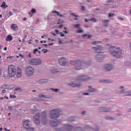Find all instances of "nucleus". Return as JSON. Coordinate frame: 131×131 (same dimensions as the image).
<instances>
[{
    "instance_id": "nucleus-1",
    "label": "nucleus",
    "mask_w": 131,
    "mask_h": 131,
    "mask_svg": "<svg viewBox=\"0 0 131 131\" xmlns=\"http://www.w3.org/2000/svg\"><path fill=\"white\" fill-rule=\"evenodd\" d=\"M33 120L36 125H40V123L42 125H47L48 122H49L47 112L43 111L41 112L40 114L39 113H37L33 117Z\"/></svg>"
},
{
    "instance_id": "nucleus-2",
    "label": "nucleus",
    "mask_w": 131,
    "mask_h": 131,
    "mask_svg": "<svg viewBox=\"0 0 131 131\" xmlns=\"http://www.w3.org/2000/svg\"><path fill=\"white\" fill-rule=\"evenodd\" d=\"M119 47L116 48L115 47L111 46L108 49V52L113 57L119 59L120 58H122V51H117V50H119Z\"/></svg>"
},
{
    "instance_id": "nucleus-3",
    "label": "nucleus",
    "mask_w": 131,
    "mask_h": 131,
    "mask_svg": "<svg viewBox=\"0 0 131 131\" xmlns=\"http://www.w3.org/2000/svg\"><path fill=\"white\" fill-rule=\"evenodd\" d=\"M61 116V110L54 108L50 111L49 117L53 120H57Z\"/></svg>"
},
{
    "instance_id": "nucleus-4",
    "label": "nucleus",
    "mask_w": 131,
    "mask_h": 131,
    "mask_svg": "<svg viewBox=\"0 0 131 131\" xmlns=\"http://www.w3.org/2000/svg\"><path fill=\"white\" fill-rule=\"evenodd\" d=\"M8 74L10 77H14L16 75V68L13 65L8 67Z\"/></svg>"
},
{
    "instance_id": "nucleus-5",
    "label": "nucleus",
    "mask_w": 131,
    "mask_h": 131,
    "mask_svg": "<svg viewBox=\"0 0 131 131\" xmlns=\"http://www.w3.org/2000/svg\"><path fill=\"white\" fill-rule=\"evenodd\" d=\"M25 73L27 76H32L34 73V69L31 66H28L25 70Z\"/></svg>"
},
{
    "instance_id": "nucleus-6",
    "label": "nucleus",
    "mask_w": 131,
    "mask_h": 131,
    "mask_svg": "<svg viewBox=\"0 0 131 131\" xmlns=\"http://www.w3.org/2000/svg\"><path fill=\"white\" fill-rule=\"evenodd\" d=\"M29 122H30L29 120H26L25 122H23V125L24 128H26V129H27L28 131H34V128H32L30 126V123Z\"/></svg>"
},
{
    "instance_id": "nucleus-7",
    "label": "nucleus",
    "mask_w": 131,
    "mask_h": 131,
    "mask_svg": "<svg viewBox=\"0 0 131 131\" xmlns=\"http://www.w3.org/2000/svg\"><path fill=\"white\" fill-rule=\"evenodd\" d=\"M74 63H75V69L76 70H80L82 69L83 65L82 64V63H81V61L79 60H75Z\"/></svg>"
},
{
    "instance_id": "nucleus-8",
    "label": "nucleus",
    "mask_w": 131,
    "mask_h": 131,
    "mask_svg": "<svg viewBox=\"0 0 131 131\" xmlns=\"http://www.w3.org/2000/svg\"><path fill=\"white\" fill-rule=\"evenodd\" d=\"M84 129H86V131H99L100 127L99 126H96L95 127H93L90 125H86L84 126Z\"/></svg>"
},
{
    "instance_id": "nucleus-9",
    "label": "nucleus",
    "mask_w": 131,
    "mask_h": 131,
    "mask_svg": "<svg viewBox=\"0 0 131 131\" xmlns=\"http://www.w3.org/2000/svg\"><path fill=\"white\" fill-rule=\"evenodd\" d=\"M31 65L38 66L41 64V60L39 58H33L29 61Z\"/></svg>"
},
{
    "instance_id": "nucleus-10",
    "label": "nucleus",
    "mask_w": 131,
    "mask_h": 131,
    "mask_svg": "<svg viewBox=\"0 0 131 131\" xmlns=\"http://www.w3.org/2000/svg\"><path fill=\"white\" fill-rule=\"evenodd\" d=\"M113 69H114V66L112 64L106 63L103 66V70L106 72L112 71Z\"/></svg>"
},
{
    "instance_id": "nucleus-11",
    "label": "nucleus",
    "mask_w": 131,
    "mask_h": 131,
    "mask_svg": "<svg viewBox=\"0 0 131 131\" xmlns=\"http://www.w3.org/2000/svg\"><path fill=\"white\" fill-rule=\"evenodd\" d=\"M90 79H92V77L86 75L79 76L77 78V80H80L82 81H89Z\"/></svg>"
},
{
    "instance_id": "nucleus-12",
    "label": "nucleus",
    "mask_w": 131,
    "mask_h": 131,
    "mask_svg": "<svg viewBox=\"0 0 131 131\" xmlns=\"http://www.w3.org/2000/svg\"><path fill=\"white\" fill-rule=\"evenodd\" d=\"M58 63L61 66H66L67 64V60L64 57H61L58 59Z\"/></svg>"
},
{
    "instance_id": "nucleus-13",
    "label": "nucleus",
    "mask_w": 131,
    "mask_h": 131,
    "mask_svg": "<svg viewBox=\"0 0 131 131\" xmlns=\"http://www.w3.org/2000/svg\"><path fill=\"white\" fill-rule=\"evenodd\" d=\"M98 110L100 112H110V111H111V108L107 107H100L98 108Z\"/></svg>"
},
{
    "instance_id": "nucleus-14",
    "label": "nucleus",
    "mask_w": 131,
    "mask_h": 131,
    "mask_svg": "<svg viewBox=\"0 0 131 131\" xmlns=\"http://www.w3.org/2000/svg\"><path fill=\"white\" fill-rule=\"evenodd\" d=\"M50 124L51 126H53V127H56V126H58L59 124H60V121L56 120V121H53L51 120L50 121Z\"/></svg>"
},
{
    "instance_id": "nucleus-15",
    "label": "nucleus",
    "mask_w": 131,
    "mask_h": 131,
    "mask_svg": "<svg viewBox=\"0 0 131 131\" xmlns=\"http://www.w3.org/2000/svg\"><path fill=\"white\" fill-rule=\"evenodd\" d=\"M92 49H94L96 53H101V51L104 50V48H103L101 46H97L96 47H92Z\"/></svg>"
},
{
    "instance_id": "nucleus-16",
    "label": "nucleus",
    "mask_w": 131,
    "mask_h": 131,
    "mask_svg": "<svg viewBox=\"0 0 131 131\" xmlns=\"http://www.w3.org/2000/svg\"><path fill=\"white\" fill-rule=\"evenodd\" d=\"M103 56L101 54H98L95 56V60L97 62H102L103 61Z\"/></svg>"
},
{
    "instance_id": "nucleus-17",
    "label": "nucleus",
    "mask_w": 131,
    "mask_h": 131,
    "mask_svg": "<svg viewBox=\"0 0 131 131\" xmlns=\"http://www.w3.org/2000/svg\"><path fill=\"white\" fill-rule=\"evenodd\" d=\"M68 85H70V86H72V88H81L82 84L81 83H72L68 84Z\"/></svg>"
},
{
    "instance_id": "nucleus-18",
    "label": "nucleus",
    "mask_w": 131,
    "mask_h": 131,
    "mask_svg": "<svg viewBox=\"0 0 131 131\" xmlns=\"http://www.w3.org/2000/svg\"><path fill=\"white\" fill-rule=\"evenodd\" d=\"M64 126L67 131H72L73 129V126L70 125L69 124H66Z\"/></svg>"
},
{
    "instance_id": "nucleus-19",
    "label": "nucleus",
    "mask_w": 131,
    "mask_h": 131,
    "mask_svg": "<svg viewBox=\"0 0 131 131\" xmlns=\"http://www.w3.org/2000/svg\"><path fill=\"white\" fill-rule=\"evenodd\" d=\"M89 90H88V93H95L98 92V90L95 88H93L92 86H89Z\"/></svg>"
},
{
    "instance_id": "nucleus-20",
    "label": "nucleus",
    "mask_w": 131,
    "mask_h": 131,
    "mask_svg": "<svg viewBox=\"0 0 131 131\" xmlns=\"http://www.w3.org/2000/svg\"><path fill=\"white\" fill-rule=\"evenodd\" d=\"M109 22H110V20L109 19L102 20V24H103L104 27H108V26H109Z\"/></svg>"
},
{
    "instance_id": "nucleus-21",
    "label": "nucleus",
    "mask_w": 131,
    "mask_h": 131,
    "mask_svg": "<svg viewBox=\"0 0 131 131\" xmlns=\"http://www.w3.org/2000/svg\"><path fill=\"white\" fill-rule=\"evenodd\" d=\"M119 94H122L125 92V89L123 86H120L118 88Z\"/></svg>"
},
{
    "instance_id": "nucleus-22",
    "label": "nucleus",
    "mask_w": 131,
    "mask_h": 131,
    "mask_svg": "<svg viewBox=\"0 0 131 131\" xmlns=\"http://www.w3.org/2000/svg\"><path fill=\"white\" fill-rule=\"evenodd\" d=\"M68 121H69V122H71V123H72L73 121H76V117L74 116H71L68 118Z\"/></svg>"
},
{
    "instance_id": "nucleus-23",
    "label": "nucleus",
    "mask_w": 131,
    "mask_h": 131,
    "mask_svg": "<svg viewBox=\"0 0 131 131\" xmlns=\"http://www.w3.org/2000/svg\"><path fill=\"white\" fill-rule=\"evenodd\" d=\"M46 82H49V80L47 79H41L38 81V83H40V84L46 83Z\"/></svg>"
},
{
    "instance_id": "nucleus-24",
    "label": "nucleus",
    "mask_w": 131,
    "mask_h": 131,
    "mask_svg": "<svg viewBox=\"0 0 131 131\" xmlns=\"http://www.w3.org/2000/svg\"><path fill=\"white\" fill-rule=\"evenodd\" d=\"M18 26H17V25L15 24L11 25V29H13V30L17 31L18 30Z\"/></svg>"
},
{
    "instance_id": "nucleus-25",
    "label": "nucleus",
    "mask_w": 131,
    "mask_h": 131,
    "mask_svg": "<svg viewBox=\"0 0 131 131\" xmlns=\"http://www.w3.org/2000/svg\"><path fill=\"white\" fill-rule=\"evenodd\" d=\"M81 25L79 24H75L73 26V27H74V28H77L78 29H81Z\"/></svg>"
},
{
    "instance_id": "nucleus-26",
    "label": "nucleus",
    "mask_w": 131,
    "mask_h": 131,
    "mask_svg": "<svg viewBox=\"0 0 131 131\" xmlns=\"http://www.w3.org/2000/svg\"><path fill=\"white\" fill-rule=\"evenodd\" d=\"M104 119L106 120H114V118L113 117H110V116H104Z\"/></svg>"
},
{
    "instance_id": "nucleus-27",
    "label": "nucleus",
    "mask_w": 131,
    "mask_h": 131,
    "mask_svg": "<svg viewBox=\"0 0 131 131\" xmlns=\"http://www.w3.org/2000/svg\"><path fill=\"white\" fill-rule=\"evenodd\" d=\"M73 131H83V129L80 127H75Z\"/></svg>"
},
{
    "instance_id": "nucleus-28",
    "label": "nucleus",
    "mask_w": 131,
    "mask_h": 131,
    "mask_svg": "<svg viewBox=\"0 0 131 131\" xmlns=\"http://www.w3.org/2000/svg\"><path fill=\"white\" fill-rule=\"evenodd\" d=\"M1 88L4 90H8V89H10V86H9V85L3 84L2 86H1Z\"/></svg>"
},
{
    "instance_id": "nucleus-29",
    "label": "nucleus",
    "mask_w": 131,
    "mask_h": 131,
    "mask_svg": "<svg viewBox=\"0 0 131 131\" xmlns=\"http://www.w3.org/2000/svg\"><path fill=\"white\" fill-rule=\"evenodd\" d=\"M88 37V38L89 39V38H91V37H93V35L91 34H84L82 35V37Z\"/></svg>"
},
{
    "instance_id": "nucleus-30",
    "label": "nucleus",
    "mask_w": 131,
    "mask_h": 131,
    "mask_svg": "<svg viewBox=\"0 0 131 131\" xmlns=\"http://www.w3.org/2000/svg\"><path fill=\"white\" fill-rule=\"evenodd\" d=\"M6 40L7 41H11V40H13V37L11 35L7 36Z\"/></svg>"
},
{
    "instance_id": "nucleus-31",
    "label": "nucleus",
    "mask_w": 131,
    "mask_h": 131,
    "mask_svg": "<svg viewBox=\"0 0 131 131\" xmlns=\"http://www.w3.org/2000/svg\"><path fill=\"white\" fill-rule=\"evenodd\" d=\"M52 13H54V14H56V15L57 16H59L60 17H64V15L60 14V13H59L58 11H52Z\"/></svg>"
},
{
    "instance_id": "nucleus-32",
    "label": "nucleus",
    "mask_w": 131,
    "mask_h": 131,
    "mask_svg": "<svg viewBox=\"0 0 131 131\" xmlns=\"http://www.w3.org/2000/svg\"><path fill=\"white\" fill-rule=\"evenodd\" d=\"M59 72H60V71H58L57 69H53L51 70V73H53V74L59 73Z\"/></svg>"
},
{
    "instance_id": "nucleus-33",
    "label": "nucleus",
    "mask_w": 131,
    "mask_h": 131,
    "mask_svg": "<svg viewBox=\"0 0 131 131\" xmlns=\"http://www.w3.org/2000/svg\"><path fill=\"white\" fill-rule=\"evenodd\" d=\"M101 43V41H94L91 42V43L93 46H96V45H98V43Z\"/></svg>"
},
{
    "instance_id": "nucleus-34",
    "label": "nucleus",
    "mask_w": 131,
    "mask_h": 131,
    "mask_svg": "<svg viewBox=\"0 0 131 131\" xmlns=\"http://www.w3.org/2000/svg\"><path fill=\"white\" fill-rule=\"evenodd\" d=\"M125 95L124 96H131V91H128L125 92Z\"/></svg>"
},
{
    "instance_id": "nucleus-35",
    "label": "nucleus",
    "mask_w": 131,
    "mask_h": 131,
    "mask_svg": "<svg viewBox=\"0 0 131 131\" xmlns=\"http://www.w3.org/2000/svg\"><path fill=\"white\" fill-rule=\"evenodd\" d=\"M85 64L87 66H90V65H91V64H92V61L91 60L87 61L85 62Z\"/></svg>"
},
{
    "instance_id": "nucleus-36",
    "label": "nucleus",
    "mask_w": 131,
    "mask_h": 131,
    "mask_svg": "<svg viewBox=\"0 0 131 131\" xmlns=\"http://www.w3.org/2000/svg\"><path fill=\"white\" fill-rule=\"evenodd\" d=\"M1 8H3V9H6V2H4L1 6Z\"/></svg>"
},
{
    "instance_id": "nucleus-37",
    "label": "nucleus",
    "mask_w": 131,
    "mask_h": 131,
    "mask_svg": "<svg viewBox=\"0 0 131 131\" xmlns=\"http://www.w3.org/2000/svg\"><path fill=\"white\" fill-rule=\"evenodd\" d=\"M37 112V110L36 108L31 110L32 114H34V113H36Z\"/></svg>"
},
{
    "instance_id": "nucleus-38",
    "label": "nucleus",
    "mask_w": 131,
    "mask_h": 131,
    "mask_svg": "<svg viewBox=\"0 0 131 131\" xmlns=\"http://www.w3.org/2000/svg\"><path fill=\"white\" fill-rule=\"evenodd\" d=\"M36 52H38V54H40V51H39L37 49H34L33 54H35Z\"/></svg>"
},
{
    "instance_id": "nucleus-39",
    "label": "nucleus",
    "mask_w": 131,
    "mask_h": 131,
    "mask_svg": "<svg viewBox=\"0 0 131 131\" xmlns=\"http://www.w3.org/2000/svg\"><path fill=\"white\" fill-rule=\"evenodd\" d=\"M17 91H19L20 92H22V90H21V88H18L14 90V92H17Z\"/></svg>"
},
{
    "instance_id": "nucleus-40",
    "label": "nucleus",
    "mask_w": 131,
    "mask_h": 131,
    "mask_svg": "<svg viewBox=\"0 0 131 131\" xmlns=\"http://www.w3.org/2000/svg\"><path fill=\"white\" fill-rule=\"evenodd\" d=\"M50 90H51V91H53L55 93H58V91H59V89H54L51 88Z\"/></svg>"
},
{
    "instance_id": "nucleus-41",
    "label": "nucleus",
    "mask_w": 131,
    "mask_h": 131,
    "mask_svg": "<svg viewBox=\"0 0 131 131\" xmlns=\"http://www.w3.org/2000/svg\"><path fill=\"white\" fill-rule=\"evenodd\" d=\"M83 33V31L82 30H80V29H79V30H78L76 31V33Z\"/></svg>"
},
{
    "instance_id": "nucleus-42",
    "label": "nucleus",
    "mask_w": 131,
    "mask_h": 131,
    "mask_svg": "<svg viewBox=\"0 0 131 131\" xmlns=\"http://www.w3.org/2000/svg\"><path fill=\"white\" fill-rule=\"evenodd\" d=\"M125 65H126V66H131V63L129 61H126Z\"/></svg>"
},
{
    "instance_id": "nucleus-43",
    "label": "nucleus",
    "mask_w": 131,
    "mask_h": 131,
    "mask_svg": "<svg viewBox=\"0 0 131 131\" xmlns=\"http://www.w3.org/2000/svg\"><path fill=\"white\" fill-rule=\"evenodd\" d=\"M115 15V14H114V13L112 14V13H108V17H114Z\"/></svg>"
},
{
    "instance_id": "nucleus-44",
    "label": "nucleus",
    "mask_w": 131,
    "mask_h": 131,
    "mask_svg": "<svg viewBox=\"0 0 131 131\" xmlns=\"http://www.w3.org/2000/svg\"><path fill=\"white\" fill-rule=\"evenodd\" d=\"M16 76L17 77L19 78L20 76H22V73H16Z\"/></svg>"
},
{
    "instance_id": "nucleus-45",
    "label": "nucleus",
    "mask_w": 131,
    "mask_h": 131,
    "mask_svg": "<svg viewBox=\"0 0 131 131\" xmlns=\"http://www.w3.org/2000/svg\"><path fill=\"white\" fill-rule=\"evenodd\" d=\"M31 12V13H32V14H34L35 13H36V10H35V9L33 8V9H32Z\"/></svg>"
},
{
    "instance_id": "nucleus-46",
    "label": "nucleus",
    "mask_w": 131,
    "mask_h": 131,
    "mask_svg": "<svg viewBox=\"0 0 131 131\" xmlns=\"http://www.w3.org/2000/svg\"><path fill=\"white\" fill-rule=\"evenodd\" d=\"M76 98H77V99H83V96L81 95H77Z\"/></svg>"
},
{
    "instance_id": "nucleus-47",
    "label": "nucleus",
    "mask_w": 131,
    "mask_h": 131,
    "mask_svg": "<svg viewBox=\"0 0 131 131\" xmlns=\"http://www.w3.org/2000/svg\"><path fill=\"white\" fill-rule=\"evenodd\" d=\"M41 51L42 52H43L44 54H47V52H48V50L45 49H42Z\"/></svg>"
},
{
    "instance_id": "nucleus-48",
    "label": "nucleus",
    "mask_w": 131,
    "mask_h": 131,
    "mask_svg": "<svg viewBox=\"0 0 131 131\" xmlns=\"http://www.w3.org/2000/svg\"><path fill=\"white\" fill-rule=\"evenodd\" d=\"M22 71L19 68H18L17 70L16 73H22Z\"/></svg>"
},
{
    "instance_id": "nucleus-49",
    "label": "nucleus",
    "mask_w": 131,
    "mask_h": 131,
    "mask_svg": "<svg viewBox=\"0 0 131 131\" xmlns=\"http://www.w3.org/2000/svg\"><path fill=\"white\" fill-rule=\"evenodd\" d=\"M58 44L62 45V41H61V38H58Z\"/></svg>"
},
{
    "instance_id": "nucleus-50",
    "label": "nucleus",
    "mask_w": 131,
    "mask_h": 131,
    "mask_svg": "<svg viewBox=\"0 0 131 131\" xmlns=\"http://www.w3.org/2000/svg\"><path fill=\"white\" fill-rule=\"evenodd\" d=\"M39 98H47V97L45 95L41 94L39 95Z\"/></svg>"
},
{
    "instance_id": "nucleus-51",
    "label": "nucleus",
    "mask_w": 131,
    "mask_h": 131,
    "mask_svg": "<svg viewBox=\"0 0 131 131\" xmlns=\"http://www.w3.org/2000/svg\"><path fill=\"white\" fill-rule=\"evenodd\" d=\"M13 107L12 106H8V109L9 110H10V111H12V110H14V109H13Z\"/></svg>"
},
{
    "instance_id": "nucleus-52",
    "label": "nucleus",
    "mask_w": 131,
    "mask_h": 131,
    "mask_svg": "<svg viewBox=\"0 0 131 131\" xmlns=\"http://www.w3.org/2000/svg\"><path fill=\"white\" fill-rule=\"evenodd\" d=\"M106 82L107 83H113V81H111L110 80H106Z\"/></svg>"
},
{
    "instance_id": "nucleus-53",
    "label": "nucleus",
    "mask_w": 131,
    "mask_h": 131,
    "mask_svg": "<svg viewBox=\"0 0 131 131\" xmlns=\"http://www.w3.org/2000/svg\"><path fill=\"white\" fill-rule=\"evenodd\" d=\"M56 131H65L62 128H59L56 129Z\"/></svg>"
},
{
    "instance_id": "nucleus-54",
    "label": "nucleus",
    "mask_w": 131,
    "mask_h": 131,
    "mask_svg": "<svg viewBox=\"0 0 131 131\" xmlns=\"http://www.w3.org/2000/svg\"><path fill=\"white\" fill-rule=\"evenodd\" d=\"M10 98H14V99H16L17 98V97H16V96H15V95H13L11 94L10 95Z\"/></svg>"
},
{
    "instance_id": "nucleus-55",
    "label": "nucleus",
    "mask_w": 131,
    "mask_h": 131,
    "mask_svg": "<svg viewBox=\"0 0 131 131\" xmlns=\"http://www.w3.org/2000/svg\"><path fill=\"white\" fill-rule=\"evenodd\" d=\"M90 21H93V22H97V19L96 18H92L90 20Z\"/></svg>"
},
{
    "instance_id": "nucleus-56",
    "label": "nucleus",
    "mask_w": 131,
    "mask_h": 131,
    "mask_svg": "<svg viewBox=\"0 0 131 131\" xmlns=\"http://www.w3.org/2000/svg\"><path fill=\"white\" fill-rule=\"evenodd\" d=\"M70 15H72V16H74V17H78V15L74 14V13H71Z\"/></svg>"
},
{
    "instance_id": "nucleus-57",
    "label": "nucleus",
    "mask_w": 131,
    "mask_h": 131,
    "mask_svg": "<svg viewBox=\"0 0 131 131\" xmlns=\"http://www.w3.org/2000/svg\"><path fill=\"white\" fill-rule=\"evenodd\" d=\"M118 19H119V20H120L121 21H123V20H124L123 18L120 17H118Z\"/></svg>"
},
{
    "instance_id": "nucleus-58",
    "label": "nucleus",
    "mask_w": 131,
    "mask_h": 131,
    "mask_svg": "<svg viewBox=\"0 0 131 131\" xmlns=\"http://www.w3.org/2000/svg\"><path fill=\"white\" fill-rule=\"evenodd\" d=\"M82 95L83 96H90V93H82Z\"/></svg>"
},
{
    "instance_id": "nucleus-59",
    "label": "nucleus",
    "mask_w": 131,
    "mask_h": 131,
    "mask_svg": "<svg viewBox=\"0 0 131 131\" xmlns=\"http://www.w3.org/2000/svg\"><path fill=\"white\" fill-rule=\"evenodd\" d=\"M55 32L56 33V34H60V33H59V31L57 29L55 30Z\"/></svg>"
},
{
    "instance_id": "nucleus-60",
    "label": "nucleus",
    "mask_w": 131,
    "mask_h": 131,
    "mask_svg": "<svg viewBox=\"0 0 131 131\" xmlns=\"http://www.w3.org/2000/svg\"><path fill=\"white\" fill-rule=\"evenodd\" d=\"M59 34H60V36H61V37L65 36V34L62 33V32H60Z\"/></svg>"
},
{
    "instance_id": "nucleus-61",
    "label": "nucleus",
    "mask_w": 131,
    "mask_h": 131,
    "mask_svg": "<svg viewBox=\"0 0 131 131\" xmlns=\"http://www.w3.org/2000/svg\"><path fill=\"white\" fill-rule=\"evenodd\" d=\"M86 113V112L84 111L82 112L81 115H84V114H85Z\"/></svg>"
},
{
    "instance_id": "nucleus-62",
    "label": "nucleus",
    "mask_w": 131,
    "mask_h": 131,
    "mask_svg": "<svg viewBox=\"0 0 131 131\" xmlns=\"http://www.w3.org/2000/svg\"><path fill=\"white\" fill-rule=\"evenodd\" d=\"M81 10L82 11H84L85 10V7L84 6H81Z\"/></svg>"
},
{
    "instance_id": "nucleus-63",
    "label": "nucleus",
    "mask_w": 131,
    "mask_h": 131,
    "mask_svg": "<svg viewBox=\"0 0 131 131\" xmlns=\"http://www.w3.org/2000/svg\"><path fill=\"white\" fill-rule=\"evenodd\" d=\"M6 90H3L2 91V94H6Z\"/></svg>"
},
{
    "instance_id": "nucleus-64",
    "label": "nucleus",
    "mask_w": 131,
    "mask_h": 131,
    "mask_svg": "<svg viewBox=\"0 0 131 131\" xmlns=\"http://www.w3.org/2000/svg\"><path fill=\"white\" fill-rule=\"evenodd\" d=\"M127 112H131V108L128 109Z\"/></svg>"
}]
</instances>
